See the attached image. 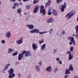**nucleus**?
I'll return each mask as SVG.
<instances>
[{"instance_id":"obj_1","label":"nucleus","mask_w":78,"mask_h":78,"mask_svg":"<svg viewBox=\"0 0 78 78\" xmlns=\"http://www.w3.org/2000/svg\"><path fill=\"white\" fill-rule=\"evenodd\" d=\"M30 33H39V34H43L44 33H48L47 31H44L40 32V30L36 28L34 29L30 30Z\"/></svg>"},{"instance_id":"obj_2","label":"nucleus","mask_w":78,"mask_h":78,"mask_svg":"<svg viewBox=\"0 0 78 78\" xmlns=\"http://www.w3.org/2000/svg\"><path fill=\"white\" fill-rule=\"evenodd\" d=\"M9 74V78H13L15 76V74L13 73L14 72V69H13L11 68L8 71Z\"/></svg>"},{"instance_id":"obj_3","label":"nucleus","mask_w":78,"mask_h":78,"mask_svg":"<svg viewBox=\"0 0 78 78\" xmlns=\"http://www.w3.org/2000/svg\"><path fill=\"white\" fill-rule=\"evenodd\" d=\"M70 70H71L72 72H73V66H72V64H70L69 65V69H66L65 73V75L70 74Z\"/></svg>"},{"instance_id":"obj_4","label":"nucleus","mask_w":78,"mask_h":78,"mask_svg":"<svg viewBox=\"0 0 78 78\" xmlns=\"http://www.w3.org/2000/svg\"><path fill=\"white\" fill-rule=\"evenodd\" d=\"M23 52L24 55L25 54V57H28V56H30L32 55V54L30 51H26L24 50L23 51Z\"/></svg>"},{"instance_id":"obj_5","label":"nucleus","mask_w":78,"mask_h":78,"mask_svg":"<svg viewBox=\"0 0 78 78\" xmlns=\"http://www.w3.org/2000/svg\"><path fill=\"white\" fill-rule=\"evenodd\" d=\"M61 5H59L58 6V7L59 8V9H61V12H64V10L65 9V8L66 7V2H65L64 3V4H62Z\"/></svg>"},{"instance_id":"obj_6","label":"nucleus","mask_w":78,"mask_h":78,"mask_svg":"<svg viewBox=\"0 0 78 78\" xmlns=\"http://www.w3.org/2000/svg\"><path fill=\"white\" fill-rule=\"evenodd\" d=\"M72 12H71L68 13L65 16V17L66 18H67V19H69L71 17H72V16H73L74 14H75V12H73L70 14H71Z\"/></svg>"},{"instance_id":"obj_7","label":"nucleus","mask_w":78,"mask_h":78,"mask_svg":"<svg viewBox=\"0 0 78 78\" xmlns=\"http://www.w3.org/2000/svg\"><path fill=\"white\" fill-rule=\"evenodd\" d=\"M22 53H20L18 55V59L19 60V61L22 60L23 58V57L24 54H23V51H22Z\"/></svg>"},{"instance_id":"obj_8","label":"nucleus","mask_w":78,"mask_h":78,"mask_svg":"<svg viewBox=\"0 0 78 78\" xmlns=\"http://www.w3.org/2000/svg\"><path fill=\"white\" fill-rule=\"evenodd\" d=\"M39 7H40V6L39 5H37L36 6L33 11V12L34 13V14H36L38 10H39Z\"/></svg>"},{"instance_id":"obj_9","label":"nucleus","mask_w":78,"mask_h":78,"mask_svg":"<svg viewBox=\"0 0 78 78\" xmlns=\"http://www.w3.org/2000/svg\"><path fill=\"white\" fill-rule=\"evenodd\" d=\"M26 26L30 30H33L34 28V26L32 24L26 25Z\"/></svg>"},{"instance_id":"obj_10","label":"nucleus","mask_w":78,"mask_h":78,"mask_svg":"<svg viewBox=\"0 0 78 78\" xmlns=\"http://www.w3.org/2000/svg\"><path fill=\"white\" fill-rule=\"evenodd\" d=\"M40 12L41 14H42V16H44V15H45L46 12H45V9H41L40 10Z\"/></svg>"},{"instance_id":"obj_11","label":"nucleus","mask_w":78,"mask_h":78,"mask_svg":"<svg viewBox=\"0 0 78 78\" xmlns=\"http://www.w3.org/2000/svg\"><path fill=\"white\" fill-rule=\"evenodd\" d=\"M52 68L50 66H48L46 69V70L47 71V72H48L49 73H50L51 72V69Z\"/></svg>"},{"instance_id":"obj_12","label":"nucleus","mask_w":78,"mask_h":78,"mask_svg":"<svg viewBox=\"0 0 78 78\" xmlns=\"http://www.w3.org/2000/svg\"><path fill=\"white\" fill-rule=\"evenodd\" d=\"M23 37L21 38L18 41H16V43L17 44L20 45V44H21L23 42V41L22 39H23Z\"/></svg>"},{"instance_id":"obj_13","label":"nucleus","mask_w":78,"mask_h":78,"mask_svg":"<svg viewBox=\"0 0 78 78\" xmlns=\"http://www.w3.org/2000/svg\"><path fill=\"white\" fill-rule=\"evenodd\" d=\"M32 46L33 49L34 50H35L36 49H37V46L35 43H33Z\"/></svg>"},{"instance_id":"obj_14","label":"nucleus","mask_w":78,"mask_h":78,"mask_svg":"<svg viewBox=\"0 0 78 78\" xmlns=\"http://www.w3.org/2000/svg\"><path fill=\"white\" fill-rule=\"evenodd\" d=\"M53 22H54V19L52 18H51L47 20V22L48 23H52Z\"/></svg>"},{"instance_id":"obj_15","label":"nucleus","mask_w":78,"mask_h":78,"mask_svg":"<svg viewBox=\"0 0 78 78\" xmlns=\"http://www.w3.org/2000/svg\"><path fill=\"white\" fill-rule=\"evenodd\" d=\"M11 36V31H9L7 33L5 34V36L6 37H7L8 38H9L10 37V36Z\"/></svg>"},{"instance_id":"obj_16","label":"nucleus","mask_w":78,"mask_h":78,"mask_svg":"<svg viewBox=\"0 0 78 78\" xmlns=\"http://www.w3.org/2000/svg\"><path fill=\"white\" fill-rule=\"evenodd\" d=\"M46 47V44H43L41 46V50H45Z\"/></svg>"},{"instance_id":"obj_17","label":"nucleus","mask_w":78,"mask_h":78,"mask_svg":"<svg viewBox=\"0 0 78 78\" xmlns=\"http://www.w3.org/2000/svg\"><path fill=\"white\" fill-rule=\"evenodd\" d=\"M56 61H57V62L58 64H62V62L61 61H60L59 58H57L56 59Z\"/></svg>"},{"instance_id":"obj_18","label":"nucleus","mask_w":78,"mask_h":78,"mask_svg":"<svg viewBox=\"0 0 78 78\" xmlns=\"http://www.w3.org/2000/svg\"><path fill=\"white\" fill-rule=\"evenodd\" d=\"M58 12L56 10H53L52 11V13L54 15V16H56L58 15Z\"/></svg>"},{"instance_id":"obj_19","label":"nucleus","mask_w":78,"mask_h":78,"mask_svg":"<svg viewBox=\"0 0 78 78\" xmlns=\"http://www.w3.org/2000/svg\"><path fill=\"white\" fill-rule=\"evenodd\" d=\"M51 3V1H50V0H48V2L46 3V6L45 7L46 8V7H47V6H50V5Z\"/></svg>"},{"instance_id":"obj_20","label":"nucleus","mask_w":78,"mask_h":78,"mask_svg":"<svg viewBox=\"0 0 78 78\" xmlns=\"http://www.w3.org/2000/svg\"><path fill=\"white\" fill-rule=\"evenodd\" d=\"M36 69L37 72H40L41 69H40V66L37 65L36 66Z\"/></svg>"},{"instance_id":"obj_21","label":"nucleus","mask_w":78,"mask_h":78,"mask_svg":"<svg viewBox=\"0 0 78 78\" xmlns=\"http://www.w3.org/2000/svg\"><path fill=\"white\" fill-rule=\"evenodd\" d=\"M8 51L7 52V53H11L12 52V51H13L14 49H13L11 48H9L8 49Z\"/></svg>"},{"instance_id":"obj_22","label":"nucleus","mask_w":78,"mask_h":78,"mask_svg":"<svg viewBox=\"0 0 78 78\" xmlns=\"http://www.w3.org/2000/svg\"><path fill=\"white\" fill-rule=\"evenodd\" d=\"M70 41L73 42L74 45H75V41L74 40V38L72 37L71 38Z\"/></svg>"},{"instance_id":"obj_23","label":"nucleus","mask_w":78,"mask_h":78,"mask_svg":"<svg viewBox=\"0 0 78 78\" xmlns=\"http://www.w3.org/2000/svg\"><path fill=\"white\" fill-rule=\"evenodd\" d=\"M17 12L20 14H21V9H18L17 11Z\"/></svg>"},{"instance_id":"obj_24","label":"nucleus","mask_w":78,"mask_h":78,"mask_svg":"<svg viewBox=\"0 0 78 78\" xmlns=\"http://www.w3.org/2000/svg\"><path fill=\"white\" fill-rule=\"evenodd\" d=\"M73 55H72L71 54L69 55V60H71L73 58Z\"/></svg>"},{"instance_id":"obj_25","label":"nucleus","mask_w":78,"mask_h":78,"mask_svg":"<svg viewBox=\"0 0 78 78\" xmlns=\"http://www.w3.org/2000/svg\"><path fill=\"white\" fill-rule=\"evenodd\" d=\"M62 2V0H56V3L57 4H59V3Z\"/></svg>"},{"instance_id":"obj_26","label":"nucleus","mask_w":78,"mask_h":78,"mask_svg":"<svg viewBox=\"0 0 78 78\" xmlns=\"http://www.w3.org/2000/svg\"><path fill=\"white\" fill-rule=\"evenodd\" d=\"M75 30L76 31V33H78V25H76L75 27Z\"/></svg>"},{"instance_id":"obj_27","label":"nucleus","mask_w":78,"mask_h":78,"mask_svg":"<svg viewBox=\"0 0 78 78\" xmlns=\"http://www.w3.org/2000/svg\"><path fill=\"white\" fill-rule=\"evenodd\" d=\"M44 42V40L43 39L41 41V40H39V43L40 44H41Z\"/></svg>"},{"instance_id":"obj_28","label":"nucleus","mask_w":78,"mask_h":78,"mask_svg":"<svg viewBox=\"0 0 78 78\" xmlns=\"http://www.w3.org/2000/svg\"><path fill=\"white\" fill-rule=\"evenodd\" d=\"M53 31V29H51L49 30V33L50 35H51V34Z\"/></svg>"},{"instance_id":"obj_29","label":"nucleus","mask_w":78,"mask_h":78,"mask_svg":"<svg viewBox=\"0 0 78 78\" xmlns=\"http://www.w3.org/2000/svg\"><path fill=\"white\" fill-rule=\"evenodd\" d=\"M62 35H65V34H66V31L64 30H63L62 32Z\"/></svg>"},{"instance_id":"obj_30","label":"nucleus","mask_w":78,"mask_h":78,"mask_svg":"<svg viewBox=\"0 0 78 78\" xmlns=\"http://www.w3.org/2000/svg\"><path fill=\"white\" fill-rule=\"evenodd\" d=\"M57 50H58V49H55L53 50V53L54 54H55L56 53V51H57Z\"/></svg>"},{"instance_id":"obj_31","label":"nucleus","mask_w":78,"mask_h":78,"mask_svg":"<svg viewBox=\"0 0 78 78\" xmlns=\"http://www.w3.org/2000/svg\"><path fill=\"white\" fill-rule=\"evenodd\" d=\"M14 5L16 7H18V6H19V4L17 3H14Z\"/></svg>"},{"instance_id":"obj_32","label":"nucleus","mask_w":78,"mask_h":78,"mask_svg":"<svg viewBox=\"0 0 78 78\" xmlns=\"http://www.w3.org/2000/svg\"><path fill=\"white\" fill-rule=\"evenodd\" d=\"M58 68H54V73H56V72L58 71Z\"/></svg>"},{"instance_id":"obj_33","label":"nucleus","mask_w":78,"mask_h":78,"mask_svg":"<svg viewBox=\"0 0 78 78\" xmlns=\"http://www.w3.org/2000/svg\"><path fill=\"white\" fill-rule=\"evenodd\" d=\"M18 54V52H17V51H16L12 54V55L13 56H16V55H17Z\"/></svg>"},{"instance_id":"obj_34","label":"nucleus","mask_w":78,"mask_h":78,"mask_svg":"<svg viewBox=\"0 0 78 78\" xmlns=\"http://www.w3.org/2000/svg\"><path fill=\"white\" fill-rule=\"evenodd\" d=\"M38 2H39V0H34V4H36V3H37Z\"/></svg>"},{"instance_id":"obj_35","label":"nucleus","mask_w":78,"mask_h":78,"mask_svg":"<svg viewBox=\"0 0 78 78\" xmlns=\"http://www.w3.org/2000/svg\"><path fill=\"white\" fill-rule=\"evenodd\" d=\"M42 61L41 60L38 62V64L40 66H42Z\"/></svg>"},{"instance_id":"obj_36","label":"nucleus","mask_w":78,"mask_h":78,"mask_svg":"<svg viewBox=\"0 0 78 78\" xmlns=\"http://www.w3.org/2000/svg\"><path fill=\"white\" fill-rule=\"evenodd\" d=\"M44 8V6L43 5H41L40 6V10L45 9Z\"/></svg>"},{"instance_id":"obj_37","label":"nucleus","mask_w":78,"mask_h":78,"mask_svg":"<svg viewBox=\"0 0 78 78\" xmlns=\"http://www.w3.org/2000/svg\"><path fill=\"white\" fill-rule=\"evenodd\" d=\"M26 7L27 9H30V8H31V7H30V5H27Z\"/></svg>"},{"instance_id":"obj_38","label":"nucleus","mask_w":78,"mask_h":78,"mask_svg":"<svg viewBox=\"0 0 78 78\" xmlns=\"http://www.w3.org/2000/svg\"><path fill=\"white\" fill-rule=\"evenodd\" d=\"M67 54H69V55H71L72 53L71 52V51H68L67 52Z\"/></svg>"},{"instance_id":"obj_39","label":"nucleus","mask_w":78,"mask_h":78,"mask_svg":"<svg viewBox=\"0 0 78 78\" xmlns=\"http://www.w3.org/2000/svg\"><path fill=\"white\" fill-rule=\"evenodd\" d=\"M70 50L72 51H73V46L71 47L70 48Z\"/></svg>"},{"instance_id":"obj_40","label":"nucleus","mask_w":78,"mask_h":78,"mask_svg":"<svg viewBox=\"0 0 78 78\" xmlns=\"http://www.w3.org/2000/svg\"><path fill=\"white\" fill-rule=\"evenodd\" d=\"M48 14L49 15H50L51 14V12L50 11H49L48 12Z\"/></svg>"},{"instance_id":"obj_41","label":"nucleus","mask_w":78,"mask_h":78,"mask_svg":"<svg viewBox=\"0 0 78 78\" xmlns=\"http://www.w3.org/2000/svg\"><path fill=\"white\" fill-rule=\"evenodd\" d=\"M1 43H2V44H5V41L4 40H2Z\"/></svg>"},{"instance_id":"obj_42","label":"nucleus","mask_w":78,"mask_h":78,"mask_svg":"<svg viewBox=\"0 0 78 78\" xmlns=\"http://www.w3.org/2000/svg\"><path fill=\"white\" fill-rule=\"evenodd\" d=\"M16 7L14 5V6L12 7V9H16Z\"/></svg>"},{"instance_id":"obj_43","label":"nucleus","mask_w":78,"mask_h":78,"mask_svg":"<svg viewBox=\"0 0 78 78\" xmlns=\"http://www.w3.org/2000/svg\"><path fill=\"white\" fill-rule=\"evenodd\" d=\"M71 38H72V37H68L67 39L68 40L70 41V40H71Z\"/></svg>"},{"instance_id":"obj_44","label":"nucleus","mask_w":78,"mask_h":78,"mask_svg":"<svg viewBox=\"0 0 78 78\" xmlns=\"http://www.w3.org/2000/svg\"><path fill=\"white\" fill-rule=\"evenodd\" d=\"M10 64H10V63H8L6 65V66L8 67V68H9V67L10 66Z\"/></svg>"},{"instance_id":"obj_45","label":"nucleus","mask_w":78,"mask_h":78,"mask_svg":"<svg viewBox=\"0 0 78 78\" xmlns=\"http://www.w3.org/2000/svg\"><path fill=\"white\" fill-rule=\"evenodd\" d=\"M68 76H69L68 75H66L64 77L65 78H68Z\"/></svg>"},{"instance_id":"obj_46","label":"nucleus","mask_w":78,"mask_h":78,"mask_svg":"<svg viewBox=\"0 0 78 78\" xmlns=\"http://www.w3.org/2000/svg\"><path fill=\"white\" fill-rule=\"evenodd\" d=\"M74 77L75 78H78V77L77 75H75Z\"/></svg>"},{"instance_id":"obj_47","label":"nucleus","mask_w":78,"mask_h":78,"mask_svg":"<svg viewBox=\"0 0 78 78\" xmlns=\"http://www.w3.org/2000/svg\"><path fill=\"white\" fill-rule=\"evenodd\" d=\"M69 45H72V41H70L69 43Z\"/></svg>"},{"instance_id":"obj_48","label":"nucleus","mask_w":78,"mask_h":78,"mask_svg":"<svg viewBox=\"0 0 78 78\" xmlns=\"http://www.w3.org/2000/svg\"><path fill=\"white\" fill-rule=\"evenodd\" d=\"M7 69L5 68H4L3 69V70L4 71H5V70H7Z\"/></svg>"},{"instance_id":"obj_49","label":"nucleus","mask_w":78,"mask_h":78,"mask_svg":"<svg viewBox=\"0 0 78 78\" xmlns=\"http://www.w3.org/2000/svg\"><path fill=\"white\" fill-rule=\"evenodd\" d=\"M18 75L19 76V78H20V76H21V75L20 74H18Z\"/></svg>"},{"instance_id":"obj_50","label":"nucleus","mask_w":78,"mask_h":78,"mask_svg":"<svg viewBox=\"0 0 78 78\" xmlns=\"http://www.w3.org/2000/svg\"><path fill=\"white\" fill-rule=\"evenodd\" d=\"M5 68H6L7 69H8V67L6 65L5 66Z\"/></svg>"},{"instance_id":"obj_51","label":"nucleus","mask_w":78,"mask_h":78,"mask_svg":"<svg viewBox=\"0 0 78 78\" xmlns=\"http://www.w3.org/2000/svg\"><path fill=\"white\" fill-rule=\"evenodd\" d=\"M29 0H23L24 2H27V1H28Z\"/></svg>"},{"instance_id":"obj_52","label":"nucleus","mask_w":78,"mask_h":78,"mask_svg":"<svg viewBox=\"0 0 78 78\" xmlns=\"http://www.w3.org/2000/svg\"><path fill=\"white\" fill-rule=\"evenodd\" d=\"M22 5V3L21 2L20 3V5Z\"/></svg>"},{"instance_id":"obj_53","label":"nucleus","mask_w":78,"mask_h":78,"mask_svg":"<svg viewBox=\"0 0 78 78\" xmlns=\"http://www.w3.org/2000/svg\"><path fill=\"white\" fill-rule=\"evenodd\" d=\"M13 1V2H16V0H12Z\"/></svg>"},{"instance_id":"obj_54","label":"nucleus","mask_w":78,"mask_h":78,"mask_svg":"<svg viewBox=\"0 0 78 78\" xmlns=\"http://www.w3.org/2000/svg\"><path fill=\"white\" fill-rule=\"evenodd\" d=\"M76 21H78V16L77 17V20H76Z\"/></svg>"},{"instance_id":"obj_55","label":"nucleus","mask_w":78,"mask_h":78,"mask_svg":"<svg viewBox=\"0 0 78 78\" xmlns=\"http://www.w3.org/2000/svg\"><path fill=\"white\" fill-rule=\"evenodd\" d=\"M28 20V18H27L26 19V20Z\"/></svg>"},{"instance_id":"obj_56","label":"nucleus","mask_w":78,"mask_h":78,"mask_svg":"<svg viewBox=\"0 0 78 78\" xmlns=\"http://www.w3.org/2000/svg\"><path fill=\"white\" fill-rule=\"evenodd\" d=\"M24 14H25V15H27V13H24Z\"/></svg>"},{"instance_id":"obj_57","label":"nucleus","mask_w":78,"mask_h":78,"mask_svg":"<svg viewBox=\"0 0 78 78\" xmlns=\"http://www.w3.org/2000/svg\"><path fill=\"white\" fill-rule=\"evenodd\" d=\"M3 71H4L3 70H3H2L1 71V72H3Z\"/></svg>"},{"instance_id":"obj_58","label":"nucleus","mask_w":78,"mask_h":78,"mask_svg":"<svg viewBox=\"0 0 78 78\" xmlns=\"http://www.w3.org/2000/svg\"><path fill=\"white\" fill-rule=\"evenodd\" d=\"M1 5V1H0V5Z\"/></svg>"},{"instance_id":"obj_59","label":"nucleus","mask_w":78,"mask_h":78,"mask_svg":"<svg viewBox=\"0 0 78 78\" xmlns=\"http://www.w3.org/2000/svg\"><path fill=\"white\" fill-rule=\"evenodd\" d=\"M16 63L17 64H19V62H17Z\"/></svg>"},{"instance_id":"obj_60","label":"nucleus","mask_w":78,"mask_h":78,"mask_svg":"<svg viewBox=\"0 0 78 78\" xmlns=\"http://www.w3.org/2000/svg\"><path fill=\"white\" fill-rule=\"evenodd\" d=\"M3 73H5V72H3Z\"/></svg>"},{"instance_id":"obj_61","label":"nucleus","mask_w":78,"mask_h":78,"mask_svg":"<svg viewBox=\"0 0 78 78\" xmlns=\"http://www.w3.org/2000/svg\"><path fill=\"white\" fill-rule=\"evenodd\" d=\"M74 35H74V34H73V36H74Z\"/></svg>"},{"instance_id":"obj_62","label":"nucleus","mask_w":78,"mask_h":78,"mask_svg":"<svg viewBox=\"0 0 78 78\" xmlns=\"http://www.w3.org/2000/svg\"><path fill=\"white\" fill-rule=\"evenodd\" d=\"M19 1H21V0H18Z\"/></svg>"},{"instance_id":"obj_63","label":"nucleus","mask_w":78,"mask_h":78,"mask_svg":"<svg viewBox=\"0 0 78 78\" xmlns=\"http://www.w3.org/2000/svg\"><path fill=\"white\" fill-rule=\"evenodd\" d=\"M48 11H50V9H49V10H48Z\"/></svg>"},{"instance_id":"obj_64","label":"nucleus","mask_w":78,"mask_h":78,"mask_svg":"<svg viewBox=\"0 0 78 78\" xmlns=\"http://www.w3.org/2000/svg\"><path fill=\"white\" fill-rule=\"evenodd\" d=\"M12 0H10L11 2Z\"/></svg>"}]
</instances>
